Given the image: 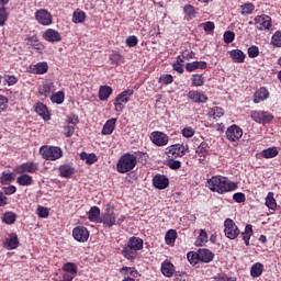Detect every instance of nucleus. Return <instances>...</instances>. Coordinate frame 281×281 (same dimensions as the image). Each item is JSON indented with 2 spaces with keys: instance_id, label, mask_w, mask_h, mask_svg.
Listing matches in <instances>:
<instances>
[{
  "instance_id": "nucleus-47",
  "label": "nucleus",
  "mask_w": 281,
  "mask_h": 281,
  "mask_svg": "<svg viewBox=\"0 0 281 281\" xmlns=\"http://www.w3.org/2000/svg\"><path fill=\"white\" fill-rule=\"evenodd\" d=\"M207 243V232L205 229H201L200 234L196 238L195 245L196 247H203Z\"/></svg>"
},
{
  "instance_id": "nucleus-30",
  "label": "nucleus",
  "mask_w": 281,
  "mask_h": 281,
  "mask_svg": "<svg viewBox=\"0 0 281 281\" xmlns=\"http://www.w3.org/2000/svg\"><path fill=\"white\" fill-rule=\"evenodd\" d=\"M196 69H207V61L187 63L186 70L189 71V74H192V71H196Z\"/></svg>"
},
{
  "instance_id": "nucleus-11",
  "label": "nucleus",
  "mask_w": 281,
  "mask_h": 281,
  "mask_svg": "<svg viewBox=\"0 0 281 281\" xmlns=\"http://www.w3.org/2000/svg\"><path fill=\"white\" fill-rule=\"evenodd\" d=\"M255 26L260 32H263V30H271V27H273V24L271 22V16L267 14L255 16Z\"/></svg>"
},
{
  "instance_id": "nucleus-43",
  "label": "nucleus",
  "mask_w": 281,
  "mask_h": 281,
  "mask_svg": "<svg viewBox=\"0 0 281 281\" xmlns=\"http://www.w3.org/2000/svg\"><path fill=\"white\" fill-rule=\"evenodd\" d=\"M61 269L65 273H72V276H78V266L74 262L64 263Z\"/></svg>"
},
{
  "instance_id": "nucleus-44",
  "label": "nucleus",
  "mask_w": 281,
  "mask_h": 281,
  "mask_svg": "<svg viewBox=\"0 0 281 281\" xmlns=\"http://www.w3.org/2000/svg\"><path fill=\"white\" fill-rule=\"evenodd\" d=\"M50 102H53V104H63L65 102V92L58 91L53 93L50 95Z\"/></svg>"
},
{
  "instance_id": "nucleus-31",
  "label": "nucleus",
  "mask_w": 281,
  "mask_h": 281,
  "mask_svg": "<svg viewBox=\"0 0 281 281\" xmlns=\"http://www.w3.org/2000/svg\"><path fill=\"white\" fill-rule=\"evenodd\" d=\"M113 93V88L110 86H100L99 88V100L102 102H106L109 98H111V94Z\"/></svg>"
},
{
  "instance_id": "nucleus-39",
  "label": "nucleus",
  "mask_w": 281,
  "mask_h": 281,
  "mask_svg": "<svg viewBox=\"0 0 281 281\" xmlns=\"http://www.w3.org/2000/svg\"><path fill=\"white\" fill-rule=\"evenodd\" d=\"M176 241H177V231L169 229L165 235L166 245L173 247Z\"/></svg>"
},
{
  "instance_id": "nucleus-3",
  "label": "nucleus",
  "mask_w": 281,
  "mask_h": 281,
  "mask_svg": "<svg viewBox=\"0 0 281 281\" xmlns=\"http://www.w3.org/2000/svg\"><path fill=\"white\" fill-rule=\"evenodd\" d=\"M137 166V156L135 154L125 153L123 154L116 164V170L120 175H126V172H131V170H135Z\"/></svg>"
},
{
  "instance_id": "nucleus-38",
  "label": "nucleus",
  "mask_w": 281,
  "mask_h": 281,
  "mask_svg": "<svg viewBox=\"0 0 281 281\" xmlns=\"http://www.w3.org/2000/svg\"><path fill=\"white\" fill-rule=\"evenodd\" d=\"M109 60L112 67H119L120 63L124 61V57L122 56V54L113 52L112 54H110Z\"/></svg>"
},
{
  "instance_id": "nucleus-25",
  "label": "nucleus",
  "mask_w": 281,
  "mask_h": 281,
  "mask_svg": "<svg viewBox=\"0 0 281 281\" xmlns=\"http://www.w3.org/2000/svg\"><path fill=\"white\" fill-rule=\"evenodd\" d=\"M160 271L162 276H165V278H172L177 269L175 268V265L172 262L166 260L161 262Z\"/></svg>"
},
{
  "instance_id": "nucleus-32",
  "label": "nucleus",
  "mask_w": 281,
  "mask_h": 281,
  "mask_svg": "<svg viewBox=\"0 0 281 281\" xmlns=\"http://www.w3.org/2000/svg\"><path fill=\"white\" fill-rule=\"evenodd\" d=\"M16 182L20 186L27 188L34 183V178L27 173H20V176L16 179Z\"/></svg>"
},
{
  "instance_id": "nucleus-1",
  "label": "nucleus",
  "mask_w": 281,
  "mask_h": 281,
  "mask_svg": "<svg viewBox=\"0 0 281 281\" xmlns=\"http://www.w3.org/2000/svg\"><path fill=\"white\" fill-rule=\"evenodd\" d=\"M206 188L211 190V192H217V194H225V192H234L237 190L238 184L236 182H232L227 179V177L223 176H213L207 180Z\"/></svg>"
},
{
  "instance_id": "nucleus-7",
  "label": "nucleus",
  "mask_w": 281,
  "mask_h": 281,
  "mask_svg": "<svg viewBox=\"0 0 281 281\" xmlns=\"http://www.w3.org/2000/svg\"><path fill=\"white\" fill-rule=\"evenodd\" d=\"M224 233L226 238L229 240H236V238L240 236V229L236 225V222H234L232 218H226L224 221Z\"/></svg>"
},
{
  "instance_id": "nucleus-22",
  "label": "nucleus",
  "mask_w": 281,
  "mask_h": 281,
  "mask_svg": "<svg viewBox=\"0 0 281 281\" xmlns=\"http://www.w3.org/2000/svg\"><path fill=\"white\" fill-rule=\"evenodd\" d=\"M254 104H260V102H265V100H269V90L266 87H261L256 90L252 95Z\"/></svg>"
},
{
  "instance_id": "nucleus-60",
  "label": "nucleus",
  "mask_w": 281,
  "mask_h": 281,
  "mask_svg": "<svg viewBox=\"0 0 281 281\" xmlns=\"http://www.w3.org/2000/svg\"><path fill=\"white\" fill-rule=\"evenodd\" d=\"M125 43L127 47H137L139 40H137V36L131 35L126 38Z\"/></svg>"
},
{
  "instance_id": "nucleus-8",
  "label": "nucleus",
  "mask_w": 281,
  "mask_h": 281,
  "mask_svg": "<svg viewBox=\"0 0 281 281\" xmlns=\"http://www.w3.org/2000/svg\"><path fill=\"white\" fill-rule=\"evenodd\" d=\"M80 119L77 114H69L66 117V126H64V135L65 137H72L74 133H76V126H78Z\"/></svg>"
},
{
  "instance_id": "nucleus-63",
  "label": "nucleus",
  "mask_w": 281,
  "mask_h": 281,
  "mask_svg": "<svg viewBox=\"0 0 281 281\" xmlns=\"http://www.w3.org/2000/svg\"><path fill=\"white\" fill-rule=\"evenodd\" d=\"M233 200L235 203H245V201H247V198L245 196V193L237 192L233 195Z\"/></svg>"
},
{
  "instance_id": "nucleus-17",
  "label": "nucleus",
  "mask_w": 281,
  "mask_h": 281,
  "mask_svg": "<svg viewBox=\"0 0 281 281\" xmlns=\"http://www.w3.org/2000/svg\"><path fill=\"white\" fill-rule=\"evenodd\" d=\"M34 111L44 120V122H49L52 120V115L49 113V109L43 102H37L34 104Z\"/></svg>"
},
{
  "instance_id": "nucleus-61",
  "label": "nucleus",
  "mask_w": 281,
  "mask_h": 281,
  "mask_svg": "<svg viewBox=\"0 0 281 281\" xmlns=\"http://www.w3.org/2000/svg\"><path fill=\"white\" fill-rule=\"evenodd\" d=\"M215 281H236V277H227L225 273H218L216 277H214Z\"/></svg>"
},
{
  "instance_id": "nucleus-58",
  "label": "nucleus",
  "mask_w": 281,
  "mask_h": 281,
  "mask_svg": "<svg viewBox=\"0 0 281 281\" xmlns=\"http://www.w3.org/2000/svg\"><path fill=\"white\" fill-rule=\"evenodd\" d=\"M3 79L9 87H14V85L19 82V78H16L14 75H4Z\"/></svg>"
},
{
  "instance_id": "nucleus-55",
  "label": "nucleus",
  "mask_w": 281,
  "mask_h": 281,
  "mask_svg": "<svg viewBox=\"0 0 281 281\" xmlns=\"http://www.w3.org/2000/svg\"><path fill=\"white\" fill-rule=\"evenodd\" d=\"M175 159L176 158H167V166L170 170H179V168H181V161Z\"/></svg>"
},
{
  "instance_id": "nucleus-29",
  "label": "nucleus",
  "mask_w": 281,
  "mask_h": 281,
  "mask_svg": "<svg viewBox=\"0 0 281 281\" xmlns=\"http://www.w3.org/2000/svg\"><path fill=\"white\" fill-rule=\"evenodd\" d=\"M32 74H37V76H43V74H47L49 66L47 61H40L36 65L31 67Z\"/></svg>"
},
{
  "instance_id": "nucleus-51",
  "label": "nucleus",
  "mask_w": 281,
  "mask_h": 281,
  "mask_svg": "<svg viewBox=\"0 0 281 281\" xmlns=\"http://www.w3.org/2000/svg\"><path fill=\"white\" fill-rule=\"evenodd\" d=\"M9 16L10 14L8 13V8L0 7V27H3V25H5Z\"/></svg>"
},
{
  "instance_id": "nucleus-24",
  "label": "nucleus",
  "mask_w": 281,
  "mask_h": 281,
  "mask_svg": "<svg viewBox=\"0 0 281 281\" xmlns=\"http://www.w3.org/2000/svg\"><path fill=\"white\" fill-rule=\"evenodd\" d=\"M115 212L113 210L108 209L103 214V218L100 220V223H103V227H113L115 225Z\"/></svg>"
},
{
  "instance_id": "nucleus-12",
  "label": "nucleus",
  "mask_w": 281,
  "mask_h": 281,
  "mask_svg": "<svg viewBox=\"0 0 281 281\" xmlns=\"http://www.w3.org/2000/svg\"><path fill=\"white\" fill-rule=\"evenodd\" d=\"M35 21L40 23V25H52L54 23V18L52 16V13L47 11L46 9H40L35 12Z\"/></svg>"
},
{
  "instance_id": "nucleus-46",
  "label": "nucleus",
  "mask_w": 281,
  "mask_h": 281,
  "mask_svg": "<svg viewBox=\"0 0 281 281\" xmlns=\"http://www.w3.org/2000/svg\"><path fill=\"white\" fill-rule=\"evenodd\" d=\"M12 181H14V173L5 171L1 173L0 183L2 186H8L9 183H12Z\"/></svg>"
},
{
  "instance_id": "nucleus-49",
  "label": "nucleus",
  "mask_w": 281,
  "mask_h": 281,
  "mask_svg": "<svg viewBox=\"0 0 281 281\" xmlns=\"http://www.w3.org/2000/svg\"><path fill=\"white\" fill-rule=\"evenodd\" d=\"M188 261L190 265L194 267V265H199L200 257H199V250L198 251H189L187 255Z\"/></svg>"
},
{
  "instance_id": "nucleus-21",
  "label": "nucleus",
  "mask_w": 281,
  "mask_h": 281,
  "mask_svg": "<svg viewBox=\"0 0 281 281\" xmlns=\"http://www.w3.org/2000/svg\"><path fill=\"white\" fill-rule=\"evenodd\" d=\"M54 91H56V86L52 81H45L38 87V94L44 98H49Z\"/></svg>"
},
{
  "instance_id": "nucleus-37",
  "label": "nucleus",
  "mask_w": 281,
  "mask_h": 281,
  "mask_svg": "<svg viewBox=\"0 0 281 281\" xmlns=\"http://www.w3.org/2000/svg\"><path fill=\"white\" fill-rule=\"evenodd\" d=\"M262 271H265V265L256 262L251 266L250 276L251 278H260V276H262Z\"/></svg>"
},
{
  "instance_id": "nucleus-27",
  "label": "nucleus",
  "mask_w": 281,
  "mask_h": 281,
  "mask_svg": "<svg viewBox=\"0 0 281 281\" xmlns=\"http://www.w3.org/2000/svg\"><path fill=\"white\" fill-rule=\"evenodd\" d=\"M115 124H117V119H109L102 127L101 135H113V131H115Z\"/></svg>"
},
{
  "instance_id": "nucleus-59",
  "label": "nucleus",
  "mask_w": 281,
  "mask_h": 281,
  "mask_svg": "<svg viewBox=\"0 0 281 281\" xmlns=\"http://www.w3.org/2000/svg\"><path fill=\"white\" fill-rule=\"evenodd\" d=\"M234 38H236V33L232 31L224 32V43H226V45H229V43H234Z\"/></svg>"
},
{
  "instance_id": "nucleus-62",
  "label": "nucleus",
  "mask_w": 281,
  "mask_h": 281,
  "mask_svg": "<svg viewBox=\"0 0 281 281\" xmlns=\"http://www.w3.org/2000/svg\"><path fill=\"white\" fill-rule=\"evenodd\" d=\"M272 45L274 47H281V32L277 31L272 36Z\"/></svg>"
},
{
  "instance_id": "nucleus-2",
  "label": "nucleus",
  "mask_w": 281,
  "mask_h": 281,
  "mask_svg": "<svg viewBox=\"0 0 281 281\" xmlns=\"http://www.w3.org/2000/svg\"><path fill=\"white\" fill-rule=\"evenodd\" d=\"M142 249H144V239L133 236L128 238L121 254L126 260H137L139 257L138 251H142Z\"/></svg>"
},
{
  "instance_id": "nucleus-20",
  "label": "nucleus",
  "mask_w": 281,
  "mask_h": 281,
  "mask_svg": "<svg viewBox=\"0 0 281 281\" xmlns=\"http://www.w3.org/2000/svg\"><path fill=\"white\" fill-rule=\"evenodd\" d=\"M43 38L48 43H60V41H63L60 33L54 29L46 30L43 34Z\"/></svg>"
},
{
  "instance_id": "nucleus-18",
  "label": "nucleus",
  "mask_w": 281,
  "mask_h": 281,
  "mask_svg": "<svg viewBox=\"0 0 281 281\" xmlns=\"http://www.w3.org/2000/svg\"><path fill=\"white\" fill-rule=\"evenodd\" d=\"M153 186L157 190H166L170 186V180L164 175H156L153 178Z\"/></svg>"
},
{
  "instance_id": "nucleus-33",
  "label": "nucleus",
  "mask_w": 281,
  "mask_h": 281,
  "mask_svg": "<svg viewBox=\"0 0 281 281\" xmlns=\"http://www.w3.org/2000/svg\"><path fill=\"white\" fill-rule=\"evenodd\" d=\"M231 58L234 60V63L240 64L245 63V58H247V55L240 49H233L229 52Z\"/></svg>"
},
{
  "instance_id": "nucleus-40",
  "label": "nucleus",
  "mask_w": 281,
  "mask_h": 281,
  "mask_svg": "<svg viewBox=\"0 0 281 281\" xmlns=\"http://www.w3.org/2000/svg\"><path fill=\"white\" fill-rule=\"evenodd\" d=\"M266 205L269 210L276 212V209L278 207V202L276 201L273 192H268L266 196Z\"/></svg>"
},
{
  "instance_id": "nucleus-50",
  "label": "nucleus",
  "mask_w": 281,
  "mask_h": 281,
  "mask_svg": "<svg viewBox=\"0 0 281 281\" xmlns=\"http://www.w3.org/2000/svg\"><path fill=\"white\" fill-rule=\"evenodd\" d=\"M85 19H87V13L83 11H75L72 15V21L75 23H85Z\"/></svg>"
},
{
  "instance_id": "nucleus-56",
  "label": "nucleus",
  "mask_w": 281,
  "mask_h": 281,
  "mask_svg": "<svg viewBox=\"0 0 281 281\" xmlns=\"http://www.w3.org/2000/svg\"><path fill=\"white\" fill-rule=\"evenodd\" d=\"M183 12L190 19H194V16H196V10H194V5L192 4H186L183 8Z\"/></svg>"
},
{
  "instance_id": "nucleus-35",
  "label": "nucleus",
  "mask_w": 281,
  "mask_h": 281,
  "mask_svg": "<svg viewBox=\"0 0 281 281\" xmlns=\"http://www.w3.org/2000/svg\"><path fill=\"white\" fill-rule=\"evenodd\" d=\"M195 153H196L198 157H202L203 159H205V157H207V155H210V145L205 142H202L196 147Z\"/></svg>"
},
{
  "instance_id": "nucleus-6",
  "label": "nucleus",
  "mask_w": 281,
  "mask_h": 281,
  "mask_svg": "<svg viewBox=\"0 0 281 281\" xmlns=\"http://www.w3.org/2000/svg\"><path fill=\"white\" fill-rule=\"evenodd\" d=\"M250 117L257 124H271L273 122V115L269 111L265 110H254L250 112Z\"/></svg>"
},
{
  "instance_id": "nucleus-23",
  "label": "nucleus",
  "mask_w": 281,
  "mask_h": 281,
  "mask_svg": "<svg viewBox=\"0 0 281 281\" xmlns=\"http://www.w3.org/2000/svg\"><path fill=\"white\" fill-rule=\"evenodd\" d=\"M76 172V168L69 164L60 165L58 168V173L61 179H71Z\"/></svg>"
},
{
  "instance_id": "nucleus-28",
  "label": "nucleus",
  "mask_w": 281,
  "mask_h": 281,
  "mask_svg": "<svg viewBox=\"0 0 281 281\" xmlns=\"http://www.w3.org/2000/svg\"><path fill=\"white\" fill-rule=\"evenodd\" d=\"M3 245L5 249H16L19 247V236L15 233L10 234V238H5Z\"/></svg>"
},
{
  "instance_id": "nucleus-53",
  "label": "nucleus",
  "mask_w": 281,
  "mask_h": 281,
  "mask_svg": "<svg viewBox=\"0 0 281 281\" xmlns=\"http://www.w3.org/2000/svg\"><path fill=\"white\" fill-rule=\"evenodd\" d=\"M120 273H122L123 276H128V273H130L132 276V278H136L137 269H135L133 267H123L120 269Z\"/></svg>"
},
{
  "instance_id": "nucleus-16",
  "label": "nucleus",
  "mask_w": 281,
  "mask_h": 281,
  "mask_svg": "<svg viewBox=\"0 0 281 281\" xmlns=\"http://www.w3.org/2000/svg\"><path fill=\"white\" fill-rule=\"evenodd\" d=\"M18 175H34L38 172V164L36 162H24L16 167Z\"/></svg>"
},
{
  "instance_id": "nucleus-36",
  "label": "nucleus",
  "mask_w": 281,
  "mask_h": 281,
  "mask_svg": "<svg viewBox=\"0 0 281 281\" xmlns=\"http://www.w3.org/2000/svg\"><path fill=\"white\" fill-rule=\"evenodd\" d=\"M88 221H90V223H100V207H90V211L88 213Z\"/></svg>"
},
{
  "instance_id": "nucleus-14",
  "label": "nucleus",
  "mask_w": 281,
  "mask_h": 281,
  "mask_svg": "<svg viewBox=\"0 0 281 281\" xmlns=\"http://www.w3.org/2000/svg\"><path fill=\"white\" fill-rule=\"evenodd\" d=\"M72 237L77 243H87L89 240V229L85 226H77L72 229Z\"/></svg>"
},
{
  "instance_id": "nucleus-57",
  "label": "nucleus",
  "mask_w": 281,
  "mask_h": 281,
  "mask_svg": "<svg viewBox=\"0 0 281 281\" xmlns=\"http://www.w3.org/2000/svg\"><path fill=\"white\" fill-rule=\"evenodd\" d=\"M247 54L249 58H258V56H260V49L258 48V46L252 45L248 48Z\"/></svg>"
},
{
  "instance_id": "nucleus-4",
  "label": "nucleus",
  "mask_w": 281,
  "mask_h": 281,
  "mask_svg": "<svg viewBox=\"0 0 281 281\" xmlns=\"http://www.w3.org/2000/svg\"><path fill=\"white\" fill-rule=\"evenodd\" d=\"M40 153L46 161H56L63 157V149L58 146L44 145L40 148Z\"/></svg>"
},
{
  "instance_id": "nucleus-64",
  "label": "nucleus",
  "mask_w": 281,
  "mask_h": 281,
  "mask_svg": "<svg viewBox=\"0 0 281 281\" xmlns=\"http://www.w3.org/2000/svg\"><path fill=\"white\" fill-rule=\"evenodd\" d=\"M37 215L40 218H47L49 216V210L45 206L37 207Z\"/></svg>"
},
{
  "instance_id": "nucleus-41",
  "label": "nucleus",
  "mask_w": 281,
  "mask_h": 281,
  "mask_svg": "<svg viewBox=\"0 0 281 281\" xmlns=\"http://www.w3.org/2000/svg\"><path fill=\"white\" fill-rule=\"evenodd\" d=\"M279 153L278 147H269L261 151V157H263V159H273V157H278Z\"/></svg>"
},
{
  "instance_id": "nucleus-48",
  "label": "nucleus",
  "mask_w": 281,
  "mask_h": 281,
  "mask_svg": "<svg viewBox=\"0 0 281 281\" xmlns=\"http://www.w3.org/2000/svg\"><path fill=\"white\" fill-rule=\"evenodd\" d=\"M241 9V14H252L254 11L256 10V5H254V3L251 2H246L244 4L240 5Z\"/></svg>"
},
{
  "instance_id": "nucleus-10",
  "label": "nucleus",
  "mask_w": 281,
  "mask_h": 281,
  "mask_svg": "<svg viewBox=\"0 0 281 281\" xmlns=\"http://www.w3.org/2000/svg\"><path fill=\"white\" fill-rule=\"evenodd\" d=\"M149 139L155 146L164 147L168 146V142H170V136L161 131H154L150 133Z\"/></svg>"
},
{
  "instance_id": "nucleus-42",
  "label": "nucleus",
  "mask_w": 281,
  "mask_h": 281,
  "mask_svg": "<svg viewBox=\"0 0 281 281\" xmlns=\"http://www.w3.org/2000/svg\"><path fill=\"white\" fill-rule=\"evenodd\" d=\"M205 85V77L203 75H192L191 76V86L192 87H203Z\"/></svg>"
},
{
  "instance_id": "nucleus-26",
  "label": "nucleus",
  "mask_w": 281,
  "mask_h": 281,
  "mask_svg": "<svg viewBox=\"0 0 281 281\" xmlns=\"http://www.w3.org/2000/svg\"><path fill=\"white\" fill-rule=\"evenodd\" d=\"M198 254H199L200 262H204L207 265L209 262H212V260H214V252H212L207 248L199 249Z\"/></svg>"
},
{
  "instance_id": "nucleus-54",
  "label": "nucleus",
  "mask_w": 281,
  "mask_h": 281,
  "mask_svg": "<svg viewBox=\"0 0 281 281\" xmlns=\"http://www.w3.org/2000/svg\"><path fill=\"white\" fill-rule=\"evenodd\" d=\"M211 113H212L213 120H216L225 115V110H223V108L221 106H214L211 109Z\"/></svg>"
},
{
  "instance_id": "nucleus-19",
  "label": "nucleus",
  "mask_w": 281,
  "mask_h": 281,
  "mask_svg": "<svg viewBox=\"0 0 281 281\" xmlns=\"http://www.w3.org/2000/svg\"><path fill=\"white\" fill-rule=\"evenodd\" d=\"M26 45L32 47L37 54H43L45 52V45L38 41L36 35L30 36L26 38Z\"/></svg>"
},
{
  "instance_id": "nucleus-9",
  "label": "nucleus",
  "mask_w": 281,
  "mask_h": 281,
  "mask_svg": "<svg viewBox=\"0 0 281 281\" xmlns=\"http://www.w3.org/2000/svg\"><path fill=\"white\" fill-rule=\"evenodd\" d=\"M165 155H167L168 159H179V157H184L186 146L183 144L170 145L165 149Z\"/></svg>"
},
{
  "instance_id": "nucleus-15",
  "label": "nucleus",
  "mask_w": 281,
  "mask_h": 281,
  "mask_svg": "<svg viewBox=\"0 0 281 281\" xmlns=\"http://www.w3.org/2000/svg\"><path fill=\"white\" fill-rule=\"evenodd\" d=\"M240 137H243V128L240 126L234 124L226 130V139L228 142H238Z\"/></svg>"
},
{
  "instance_id": "nucleus-45",
  "label": "nucleus",
  "mask_w": 281,
  "mask_h": 281,
  "mask_svg": "<svg viewBox=\"0 0 281 281\" xmlns=\"http://www.w3.org/2000/svg\"><path fill=\"white\" fill-rule=\"evenodd\" d=\"M2 223L5 225H14L16 223V214L14 212H7L2 216Z\"/></svg>"
},
{
  "instance_id": "nucleus-13",
  "label": "nucleus",
  "mask_w": 281,
  "mask_h": 281,
  "mask_svg": "<svg viewBox=\"0 0 281 281\" xmlns=\"http://www.w3.org/2000/svg\"><path fill=\"white\" fill-rule=\"evenodd\" d=\"M188 100H191L193 104H206L209 98L203 90H190L188 92Z\"/></svg>"
},
{
  "instance_id": "nucleus-34",
  "label": "nucleus",
  "mask_w": 281,
  "mask_h": 281,
  "mask_svg": "<svg viewBox=\"0 0 281 281\" xmlns=\"http://www.w3.org/2000/svg\"><path fill=\"white\" fill-rule=\"evenodd\" d=\"M251 236H254V226L251 224H247L245 232L241 233V238L246 247H249V240H251Z\"/></svg>"
},
{
  "instance_id": "nucleus-52",
  "label": "nucleus",
  "mask_w": 281,
  "mask_h": 281,
  "mask_svg": "<svg viewBox=\"0 0 281 281\" xmlns=\"http://www.w3.org/2000/svg\"><path fill=\"white\" fill-rule=\"evenodd\" d=\"M196 131L192 126H187L182 128L181 135L182 137H186V139H190L191 137H194Z\"/></svg>"
},
{
  "instance_id": "nucleus-5",
  "label": "nucleus",
  "mask_w": 281,
  "mask_h": 281,
  "mask_svg": "<svg viewBox=\"0 0 281 281\" xmlns=\"http://www.w3.org/2000/svg\"><path fill=\"white\" fill-rule=\"evenodd\" d=\"M135 93L133 89H126L116 95L114 100V111L116 113H122L124 111V104L131 102V97Z\"/></svg>"
}]
</instances>
